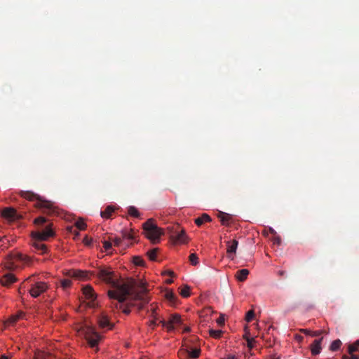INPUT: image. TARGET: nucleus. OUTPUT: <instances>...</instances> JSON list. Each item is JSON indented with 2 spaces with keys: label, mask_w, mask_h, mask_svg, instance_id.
<instances>
[{
  "label": "nucleus",
  "mask_w": 359,
  "mask_h": 359,
  "mask_svg": "<svg viewBox=\"0 0 359 359\" xmlns=\"http://www.w3.org/2000/svg\"><path fill=\"white\" fill-rule=\"evenodd\" d=\"M97 276L104 282L111 284L115 288L114 290H109L108 292L109 298L116 299L119 302H123L130 295L132 300L139 302V303L133 304L139 309H142L144 304L149 302V298L146 295L147 289L144 282L141 281L137 285L136 282L133 279H128L124 282L116 280L114 279L113 271L105 269H100Z\"/></svg>",
  "instance_id": "f257e3e1"
},
{
  "label": "nucleus",
  "mask_w": 359,
  "mask_h": 359,
  "mask_svg": "<svg viewBox=\"0 0 359 359\" xmlns=\"http://www.w3.org/2000/svg\"><path fill=\"white\" fill-rule=\"evenodd\" d=\"M143 229L144 236L153 243H158L161 236L163 234V229L158 228L151 219H148L143 224Z\"/></svg>",
  "instance_id": "f03ea898"
},
{
  "label": "nucleus",
  "mask_w": 359,
  "mask_h": 359,
  "mask_svg": "<svg viewBox=\"0 0 359 359\" xmlns=\"http://www.w3.org/2000/svg\"><path fill=\"white\" fill-rule=\"evenodd\" d=\"M76 330L86 337L91 347L96 346L101 339V336L95 331L94 327L87 323H82L76 327Z\"/></svg>",
  "instance_id": "7ed1b4c3"
},
{
  "label": "nucleus",
  "mask_w": 359,
  "mask_h": 359,
  "mask_svg": "<svg viewBox=\"0 0 359 359\" xmlns=\"http://www.w3.org/2000/svg\"><path fill=\"white\" fill-rule=\"evenodd\" d=\"M83 294L86 299L88 300V305L90 307L95 306V300L96 299V295L93 291V289L90 285H86L83 287Z\"/></svg>",
  "instance_id": "20e7f679"
},
{
  "label": "nucleus",
  "mask_w": 359,
  "mask_h": 359,
  "mask_svg": "<svg viewBox=\"0 0 359 359\" xmlns=\"http://www.w3.org/2000/svg\"><path fill=\"white\" fill-rule=\"evenodd\" d=\"M46 289L47 285L44 282H37L31 287L29 293L32 297L36 298L44 292Z\"/></svg>",
  "instance_id": "39448f33"
},
{
  "label": "nucleus",
  "mask_w": 359,
  "mask_h": 359,
  "mask_svg": "<svg viewBox=\"0 0 359 359\" xmlns=\"http://www.w3.org/2000/svg\"><path fill=\"white\" fill-rule=\"evenodd\" d=\"M162 325L166 327L169 331L174 329V325L181 323V316L179 314H173L170 316L168 321L161 320Z\"/></svg>",
  "instance_id": "423d86ee"
},
{
  "label": "nucleus",
  "mask_w": 359,
  "mask_h": 359,
  "mask_svg": "<svg viewBox=\"0 0 359 359\" xmlns=\"http://www.w3.org/2000/svg\"><path fill=\"white\" fill-rule=\"evenodd\" d=\"M53 235V232L49 227L42 231H36L32 233L34 240L46 241Z\"/></svg>",
  "instance_id": "0eeeda50"
},
{
  "label": "nucleus",
  "mask_w": 359,
  "mask_h": 359,
  "mask_svg": "<svg viewBox=\"0 0 359 359\" xmlns=\"http://www.w3.org/2000/svg\"><path fill=\"white\" fill-rule=\"evenodd\" d=\"M238 245V243L236 240H233L231 241H228L226 243V245H227L226 252L228 254V257L231 259H233L234 258V255L236 252Z\"/></svg>",
  "instance_id": "6e6552de"
},
{
  "label": "nucleus",
  "mask_w": 359,
  "mask_h": 359,
  "mask_svg": "<svg viewBox=\"0 0 359 359\" xmlns=\"http://www.w3.org/2000/svg\"><path fill=\"white\" fill-rule=\"evenodd\" d=\"M67 275L82 280L87 279L89 276L88 271L81 270L69 271Z\"/></svg>",
  "instance_id": "1a4fd4ad"
},
{
  "label": "nucleus",
  "mask_w": 359,
  "mask_h": 359,
  "mask_svg": "<svg viewBox=\"0 0 359 359\" xmlns=\"http://www.w3.org/2000/svg\"><path fill=\"white\" fill-rule=\"evenodd\" d=\"M189 241V237L187 236L184 230H181L176 237L175 238L174 242L176 244H185Z\"/></svg>",
  "instance_id": "9d476101"
},
{
  "label": "nucleus",
  "mask_w": 359,
  "mask_h": 359,
  "mask_svg": "<svg viewBox=\"0 0 359 359\" xmlns=\"http://www.w3.org/2000/svg\"><path fill=\"white\" fill-rule=\"evenodd\" d=\"M98 324L99 326L102 328H108L109 330H111L113 328L114 325L111 323H109L108 317L102 314L98 319Z\"/></svg>",
  "instance_id": "9b49d317"
},
{
  "label": "nucleus",
  "mask_w": 359,
  "mask_h": 359,
  "mask_svg": "<svg viewBox=\"0 0 359 359\" xmlns=\"http://www.w3.org/2000/svg\"><path fill=\"white\" fill-rule=\"evenodd\" d=\"M1 216L7 219L13 220L16 217V212L12 208H6L2 210Z\"/></svg>",
  "instance_id": "f8f14e48"
},
{
  "label": "nucleus",
  "mask_w": 359,
  "mask_h": 359,
  "mask_svg": "<svg viewBox=\"0 0 359 359\" xmlns=\"http://www.w3.org/2000/svg\"><path fill=\"white\" fill-rule=\"evenodd\" d=\"M323 338L320 339L315 340L311 346V353L314 355H318L321 351V342Z\"/></svg>",
  "instance_id": "ddd939ff"
},
{
  "label": "nucleus",
  "mask_w": 359,
  "mask_h": 359,
  "mask_svg": "<svg viewBox=\"0 0 359 359\" xmlns=\"http://www.w3.org/2000/svg\"><path fill=\"white\" fill-rule=\"evenodd\" d=\"M16 278L12 273H6L1 279V283L4 285H8L15 281Z\"/></svg>",
  "instance_id": "4468645a"
},
{
  "label": "nucleus",
  "mask_w": 359,
  "mask_h": 359,
  "mask_svg": "<svg viewBox=\"0 0 359 359\" xmlns=\"http://www.w3.org/2000/svg\"><path fill=\"white\" fill-rule=\"evenodd\" d=\"M210 221H211L210 217L208 214L204 213L201 217H199L195 219V223L196 224V225L201 226L203 223L210 222Z\"/></svg>",
  "instance_id": "2eb2a0df"
},
{
  "label": "nucleus",
  "mask_w": 359,
  "mask_h": 359,
  "mask_svg": "<svg viewBox=\"0 0 359 359\" xmlns=\"http://www.w3.org/2000/svg\"><path fill=\"white\" fill-rule=\"evenodd\" d=\"M248 274H249V271L248 269H243L239 270L237 272L236 277L238 280L244 281L247 278Z\"/></svg>",
  "instance_id": "dca6fc26"
},
{
  "label": "nucleus",
  "mask_w": 359,
  "mask_h": 359,
  "mask_svg": "<svg viewBox=\"0 0 359 359\" xmlns=\"http://www.w3.org/2000/svg\"><path fill=\"white\" fill-rule=\"evenodd\" d=\"M40 241H41L34 240V243H32V245L36 250L41 251L42 254L46 253L47 251L46 245L41 243Z\"/></svg>",
  "instance_id": "f3484780"
},
{
  "label": "nucleus",
  "mask_w": 359,
  "mask_h": 359,
  "mask_svg": "<svg viewBox=\"0 0 359 359\" xmlns=\"http://www.w3.org/2000/svg\"><path fill=\"white\" fill-rule=\"evenodd\" d=\"M114 210L115 208L114 206L109 205L107 207L104 212H100V215L103 218L108 219L109 218L112 212L114 211Z\"/></svg>",
  "instance_id": "a211bd4d"
},
{
  "label": "nucleus",
  "mask_w": 359,
  "mask_h": 359,
  "mask_svg": "<svg viewBox=\"0 0 359 359\" xmlns=\"http://www.w3.org/2000/svg\"><path fill=\"white\" fill-rule=\"evenodd\" d=\"M122 236L125 239L133 240L134 238L133 233L132 229H123L121 231Z\"/></svg>",
  "instance_id": "6ab92c4d"
},
{
  "label": "nucleus",
  "mask_w": 359,
  "mask_h": 359,
  "mask_svg": "<svg viewBox=\"0 0 359 359\" xmlns=\"http://www.w3.org/2000/svg\"><path fill=\"white\" fill-rule=\"evenodd\" d=\"M348 351L350 354L355 351H359V339L355 341V343L350 344L348 347Z\"/></svg>",
  "instance_id": "aec40b11"
},
{
  "label": "nucleus",
  "mask_w": 359,
  "mask_h": 359,
  "mask_svg": "<svg viewBox=\"0 0 359 359\" xmlns=\"http://www.w3.org/2000/svg\"><path fill=\"white\" fill-rule=\"evenodd\" d=\"M23 316L22 312H19L16 315L12 316L6 322L7 324L12 325L15 323L18 319L21 318Z\"/></svg>",
  "instance_id": "412c9836"
},
{
  "label": "nucleus",
  "mask_w": 359,
  "mask_h": 359,
  "mask_svg": "<svg viewBox=\"0 0 359 359\" xmlns=\"http://www.w3.org/2000/svg\"><path fill=\"white\" fill-rule=\"evenodd\" d=\"M49 355L44 351H36L34 354V359H48Z\"/></svg>",
  "instance_id": "4be33fe9"
},
{
  "label": "nucleus",
  "mask_w": 359,
  "mask_h": 359,
  "mask_svg": "<svg viewBox=\"0 0 359 359\" xmlns=\"http://www.w3.org/2000/svg\"><path fill=\"white\" fill-rule=\"evenodd\" d=\"M187 352L189 353V355L190 358H197L199 357L200 354H201V349L200 348H194L193 350L191 351H188L187 350Z\"/></svg>",
  "instance_id": "5701e85b"
},
{
  "label": "nucleus",
  "mask_w": 359,
  "mask_h": 359,
  "mask_svg": "<svg viewBox=\"0 0 359 359\" xmlns=\"http://www.w3.org/2000/svg\"><path fill=\"white\" fill-rule=\"evenodd\" d=\"M165 297L171 303H174L175 302V295L171 290L166 291Z\"/></svg>",
  "instance_id": "b1692460"
},
{
  "label": "nucleus",
  "mask_w": 359,
  "mask_h": 359,
  "mask_svg": "<svg viewBox=\"0 0 359 359\" xmlns=\"http://www.w3.org/2000/svg\"><path fill=\"white\" fill-rule=\"evenodd\" d=\"M222 332L220 330L211 329L209 330L210 335L215 339L219 338L222 335Z\"/></svg>",
  "instance_id": "393cba45"
},
{
  "label": "nucleus",
  "mask_w": 359,
  "mask_h": 359,
  "mask_svg": "<svg viewBox=\"0 0 359 359\" xmlns=\"http://www.w3.org/2000/svg\"><path fill=\"white\" fill-rule=\"evenodd\" d=\"M341 342L339 339L335 340L332 342L330 345V350L335 351L338 350L341 346Z\"/></svg>",
  "instance_id": "a878e982"
},
{
  "label": "nucleus",
  "mask_w": 359,
  "mask_h": 359,
  "mask_svg": "<svg viewBox=\"0 0 359 359\" xmlns=\"http://www.w3.org/2000/svg\"><path fill=\"white\" fill-rule=\"evenodd\" d=\"M190 287L187 285H185L182 290H181V292H180V294L183 297H188L189 295H190Z\"/></svg>",
  "instance_id": "bb28decb"
},
{
  "label": "nucleus",
  "mask_w": 359,
  "mask_h": 359,
  "mask_svg": "<svg viewBox=\"0 0 359 359\" xmlns=\"http://www.w3.org/2000/svg\"><path fill=\"white\" fill-rule=\"evenodd\" d=\"M128 214L135 217H137L139 216L138 210L134 206L129 207Z\"/></svg>",
  "instance_id": "cd10ccee"
},
{
  "label": "nucleus",
  "mask_w": 359,
  "mask_h": 359,
  "mask_svg": "<svg viewBox=\"0 0 359 359\" xmlns=\"http://www.w3.org/2000/svg\"><path fill=\"white\" fill-rule=\"evenodd\" d=\"M198 259L196 254L192 253L190 255L189 260H190V262L191 263V264L196 265L198 263Z\"/></svg>",
  "instance_id": "c85d7f7f"
},
{
  "label": "nucleus",
  "mask_w": 359,
  "mask_h": 359,
  "mask_svg": "<svg viewBox=\"0 0 359 359\" xmlns=\"http://www.w3.org/2000/svg\"><path fill=\"white\" fill-rule=\"evenodd\" d=\"M156 253H157V250H156V249H153V250H151L149 251V252H147V255H148L149 258L151 260L154 261V260H155V259H156Z\"/></svg>",
  "instance_id": "c756f323"
},
{
  "label": "nucleus",
  "mask_w": 359,
  "mask_h": 359,
  "mask_svg": "<svg viewBox=\"0 0 359 359\" xmlns=\"http://www.w3.org/2000/svg\"><path fill=\"white\" fill-rule=\"evenodd\" d=\"M76 226L80 230L85 229L86 224L83 219H79L76 222Z\"/></svg>",
  "instance_id": "7c9ffc66"
},
{
  "label": "nucleus",
  "mask_w": 359,
  "mask_h": 359,
  "mask_svg": "<svg viewBox=\"0 0 359 359\" xmlns=\"http://www.w3.org/2000/svg\"><path fill=\"white\" fill-rule=\"evenodd\" d=\"M302 332H304V334H309V335H311V336H318L320 334V331H316V332H312L309 330H307V329H303L302 330Z\"/></svg>",
  "instance_id": "2f4dec72"
},
{
  "label": "nucleus",
  "mask_w": 359,
  "mask_h": 359,
  "mask_svg": "<svg viewBox=\"0 0 359 359\" xmlns=\"http://www.w3.org/2000/svg\"><path fill=\"white\" fill-rule=\"evenodd\" d=\"M133 263L137 266H142L144 264V260L140 257H134Z\"/></svg>",
  "instance_id": "473e14b6"
},
{
  "label": "nucleus",
  "mask_w": 359,
  "mask_h": 359,
  "mask_svg": "<svg viewBox=\"0 0 359 359\" xmlns=\"http://www.w3.org/2000/svg\"><path fill=\"white\" fill-rule=\"evenodd\" d=\"M255 316V313L252 310H250L249 311H248V313H246V316H245V320L247 322H250L253 318Z\"/></svg>",
  "instance_id": "72a5a7b5"
},
{
  "label": "nucleus",
  "mask_w": 359,
  "mask_h": 359,
  "mask_svg": "<svg viewBox=\"0 0 359 359\" xmlns=\"http://www.w3.org/2000/svg\"><path fill=\"white\" fill-rule=\"evenodd\" d=\"M72 281L69 279H64L61 280V285L64 289L70 287Z\"/></svg>",
  "instance_id": "f704fd0d"
},
{
  "label": "nucleus",
  "mask_w": 359,
  "mask_h": 359,
  "mask_svg": "<svg viewBox=\"0 0 359 359\" xmlns=\"http://www.w3.org/2000/svg\"><path fill=\"white\" fill-rule=\"evenodd\" d=\"M102 243H103V247L106 251H109V250H111V248L112 247V243L111 241H103Z\"/></svg>",
  "instance_id": "c9c22d12"
},
{
  "label": "nucleus",
  "mask_w": 359,
  "mask_h": 359,
  "mask_svg": "<svg viewBox=\"0 0 359 359\" xmlns=\"http://www.w3.org/2000/svg\"><path fill=\"white\" fill-rule=\"evenodd\" d=\"M216 322L219 325H223L224 323V315H220V316L217 319Z\"/></svg>",
  "instance_id": "e433bc0d"
},
{
  "label": "nucleus",
  "mask_w": 359,
  "mask_h": 359,
  "mask_svg": "<svg viewBox=\"0 0 359 359\" xmlns=\"http://www.w3.org/2000/svg\"><path fill=\"white\" fill-rule=\"evenodd\" d=\"M46 222V219L43 217H39L36 219H35L34 220V223L36 224H43Z\"/></svg>",
  "instance_id": "4c0bfd02"
},
{
  "label": "nucleus",
  "mask_w": 359,
  "mask_h": 359,
  "mask_svg": "<svg viewBox=\"0 0 359 359\" xmlns=\"http://www.w3.org/2000/svg\"><path fill=\"white\" fill-rule=\"evenodd\" d=\"M246 341L248 342V346L250 347V348H252L253 347V343L255 341L254 338L247 337L246 338Z\"/></svg>",
  "instance_id": "58836bf2"
},
{
  "label": "nucleus",
  "mask_w": 359,
  "mask_h": 359,
  "mask_svg": "<svg viewBox=\"0 0 359 359\" xmlns=\"http://www.w3.org/2000/svg\"><path fill=\"white\" fill-rule=\"evenodd\" d=\"M83 243L86 245H90L92 242H93V239L92 238H88L87 236H86L83 240Z\"/></svg>",
  "instance_id": "ea45409f"
},
{
  "label": "nucleus",
  "mask_w": 359,
  "mask_h": 359,
  "mask_svg": "<svg viewBox=\"0 0 359 359\" xmlns=\"http://www.w3.org/2000/svg\"><path fill=\"white\" fill-rule=\"evenodd\" d=\"M342 358L343 359H359V356H358L356 355H353L351 353V356L344 355Z\"/></svg>",
  "instance_id": "a19ab883"
},
{
  "label": "nucleus",
  "mask_w": 359,
  "mask_h": 359,
  "mask_svg": "<svg viewBox=\"0 0 359 359\" xmlns=\"http://www.w3.org/2000/svg\"><path fill=\"white\" fill-rule=\"evenodd\" d=\"M16 257L18 259H20V260H27L28 259V257H26L25 255L21 254V253H18L16 255Z\"/></svg>",
  "instance_id": "79ce46f5"
},
{
  "label": "nucleus",
  "mask_w": 359,
  "mask_h": 359,
  "mask_svg": "<svg viewBox=\"0 0 359 359\" xmlns=\"http://www.w3.org/2000/svg\"><path fill=\"white\" fill-rule=\"evenodd\" d=\"M163 275H169L170 276H172L174 275V272L170 270L165 271L163 272Z\"/></svg>",
  "instance_id": "37998d69"
},
{
  "label": "nucleus",
  "mask_w": 359,
  "mask_h": 359,
  "mask_svg": "<svg viewBox=\"0 0 359 359\" xmlns=\"http://www.w3.org/2000/svg\"><path fill=\"white\" fill-rule=\"evenodd\" d=\"M113 241L114 244L117 246L119 245L121 243V239L118 238H115Z\"/></svg>",
  "instance_id": "c03bdc74"
},
{
  "label": "nucleus",
  "mask_w": 359,
  "mask_h": 359,
  "mask_svg": "<svg viewBox=\"0 0 359 359\" xmlns=\"http://www.w3.org/2000/svg\"><path fill=\"white\" fill-rule=\"evenodd\" d=\"M224 359H237V358H236L233 355H229L226 358H224Z\"/></svg>",
  "instance_id": "a18cd8bd"
},
{
  "label": "nucleus",
  "mask_w": 359,
  "mask_h": 359,
  "mask_svg": "<svg viewBox=\"0 0 359 359\" xmlns=\"http://www.w3.org/2000/svg\"><path fill=\"white\" fill-rule=\"evenodd\" d=\"M12 357V355H11L9 357L6 355H2L0 357V359H10Z\"/></svg>",
  "instance_id": "49530a36"
},
{
  "label": "nucleus",
  "mask_w": 359,
  "mask_h": 359,
  "mask_svg": "<svg viewBox=\"0 0 359 359\" xmlns=\"http://www.w3.org/2000/svg\"><path fill=\"white\" fill-rule=\"evenodd\" d=\"M155 325H156V321H155V320H151V321L149 322V325L150 327H154V326H155Z\"/></svg>",
  "instance_id": "de8ad7c7"
},
{
  "label": "nucleus",
  "mask_w": 359,
  "mask_h": 359,
  "mask_svg": "<svg viewBox=\"0 0 359 359\" xmlns=\"http://www.w3.org/2000/svg\"><path fill=\"white\" fill-rule=\"evenodd\" d=\"M189 330H190V328H189V327H184V332H189Z\"/></svg>",
  "instance_id": "09e8293b"
},
{
  "label": "nucleus",
  "mask_w": 359,
  "mask_h": 359,
  "mask_svg": "<svg viewBox=\"0 0 359 359\" xmlns=\"http://www.w3.org/2000/svg\"><path fill=\"white\" fill-rule=\"evenodd\" d=\"M166 283H172V279H168V280H166Z\"/></svg>",
  "instance_id": "8fccbe9b"
},
{
  "label": "nucleus",
  "mask_w": 359,
  "mask_h": 359,
  "mask_svg": "<svg viewBox=\"0 0 359 359\" xmlns=\"http://www.w3.org/2000/svg\"><path fill=\"white\" fill-rule=\"evenodd\" d=\"M247 337H250L248 336V332H246V333H245V334L244 335V338H245V339H246V338H247Z\"/></svg>",
  "instance_id": "3c124183"
},
{
  "label": "nucleus",
  "mask_w": 359,
  "mask_h": 359,
  "mask_svg": "<svg viewBox=\"0 0 359 359\" xmlns=\"http://www.w3.org/2000/svg\"><path fill=\"white\" fill-rule=\"evenodd\" d=\"M276 242H278V243H280V239H279V238H278V239L276 240Z\"/></svg>",
  "instance_id": "603ef678"
},
{
  "label": "nucleus",
  "mask_w": 359,
  "mask_h": 359,
  "mask_svg": "<svg viewBox=\"0 0 359 359\" xmlns=\"http://www.w3.org/2000/svg\"><path fill=\"white\" fill-rule=\"evenodd\" d=\"M283 273H284L283 271L280 272V275H283Z\"/></svg>",
  "instance_id": "864d4df0"
},
{
  "label": "nucleus",
  "mask_w": 359,
  "mask_h": 359,
  "mask_svg": "<svg viewBox=\"0 0 359 359\" xmlns=\"http://www.w3.org/2000/svg\"><path fill=\"white\" fill-rule=\"evenodd\" d=\"M298 339L301 340L302 339V337H298Z\"/></svg>",
  "instance_id": "5fc2aeb1"
}]
</instances>
